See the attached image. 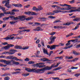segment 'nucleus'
<instances>
[{"mask_svg":"<svg viewBox=\"0 0 80 80\" xmlns=\"http://www.w3.org/2000/svg\"><path fill=\"white\" fill-rule=\"evenodd\" d=\"M0 62H4V63H6V64H7V65H12L13 64L18 65L20 64V63L19 62L15 61L13 60L7 61L5 60L1 59L0 60Z\"/></svg>","mask_w":80,"mask_h":80,"instance_id":"1","label":"nucleus"},{"mask_svg":"<svg viewBox=\"0 0 80 80\" xmlns=\"http://www.w3.org/2000/svg\"><path fill=\"white\" fill-rule=\"evenodd\" d=\"M15 52H17V50L12 49L10 50V52L5 51L4 52H3L2 54V55H3V54H8L9 55H13V54L15 53Z\"/></svg>","mask_w":80,"mask_h":80,"instance_id":"2","label":"nucleus"},{"mask_svg":"<svg viewBox=\"0 0 80 80\" xmlns=\"http://www.w3.org/2000/svg\"><path fill=\"white\" fill-rule=\"evenodd\" d=\"M45 63H37L36 64H33L32 65V67H38L39 68H43L44 67H45V66H43V65H44Z\"/></svg>","mask_w":80,"mask_h":80,"instance_id":"3","label":"nucleus"},{"mask_svg":"<svg viewBox=\"0 0 80 80\" xmlns=\"http://www.w3.org/2000/svg\"><path fill=\"white\" fill-rule=\"evenodd\" d=\"M56 38V36H51L50 38V40L51 41H49L48 42L49 44H52L54 42H55V39Z\"/></svg>","mask_w":80,"mask_h":80,"instance_id":"4","label":"nucleus"},{"mask_svg":"<svg viewBox=\"0 0 80 80\" xmlns=\"http://www.w3.org/2000/svg\"><path fill=\"white\" fill-rule=\"evenodd\" d=\"M52 12L55 13H60V12H62L63 13H67V12H68V11H60L59 10H57L53 11Z\"/></svg>","mask_w":80,"mask_h":80,"instance_id":"5","label":"nucleus"},{"mask_svg":"<svg viewBox=\"0 0 80 80\" xmlns=\"http://www.w3.org/2000/svg\"><path fill=\"white\" fill-rule=\"evenodd\" d=\"M14 47V45L11 44H8L7 46L4 47L3 48L4 49H5L6 50H8L10 48V47Z\"/></svg>","mask_w":80,"mask_h":80,"instance_id":"6","label":"nucleus"},{"mask_svg":"<svg viewBox=\"0 0 80 80\" xmlns=\"http://www.w3.org/2000/svg\"><path fill=\"white\" fill-rule=\"evenodd\" d=\"M77 8L75 7H72L71 10L69 11V12L72 13V12H77Z\"/></svg>","mask_w":80,"mask_h":80,"instance_id":"7","label":"nucleus"},{"mask_svg":"<svg viewBox=\"0 0 80 80\" xmlns=\"http://www.w3.org/2000/svg\"><path fill=\"white\" fill-rule=\"evenodd\" d=\"M78 68V67H72L71 68H69V69H68L67 70V72H69V73H71V72H72V70L71 69H72V70H73V69H77Z\"/></svg>","mask_w":80,"mask_h":80,"instance_id":"8","label":"nucleus"},{"mask_svg":"<svg viewBox=\"0 0 80 80\" xmlns=\"http://www.w3.org/2000/svg\"><path fill=\"white\" fill-rule=\"evenodd\" d=\"M46 68L44 67L43 68H42L40 69H36L35 73H38L39 72H41V71H46Z\"/></svg>","mask_w":80,"mask_h":80,"instance_id":"9","label":"nucleus"},{"mask_svg":"<svg viewBox=\"0 0 80 80\" xmlns=\"http://www.w3.org/2000/svg\"><path fill=\"white\" fill-rule=\"evenodd\" d=\"M55 65L53 64H52L51 65V67H49V66H47L45 67V69H46V70H51V68H52V67H55Z\"/></svg>","mask_w":80,"mask_h":80,"instance_id":"10","label":"nucleus"},{"mask_svg":"<svg viewBox=\"0 0 80 80\" xmlns=\"http://www.w3.org/2000/svg\"><path fill=\"white\" fill-rule=\"evenodd\" d=\"M25 19V16H19V19L21 21H23Z\"/></svg>","mask_w":80,"mask_h":80,"instance_id":"11","label":"nucleus"},{"mask_svg":"<svg viewBox=\"0 0 80 80\" xmlns=\"http://www.w3.org/2000/svg\"><path fill=\"white\" fill-rule=\"evenodd\" d=\"M9 2H6L4 5V6L5 7H7V8H11V5L9 4Z\"/></svg>","mask_w":80,"mask_h":80,"instance_id":"12","label":"nucleus"},{"mask_svg":"<svg viewBox=\"0 0 80 80\" xmlns=\"http://www.w3.org/2000/svg\"><path fill=\"white\" fill-rule=\"evenodd\" d=\"M40 60H41V61H42V62H46V61H51L50 60H48V59L47 58H42L40 59Z\"/></svg>","mask_w":80,"mask_h":80,"instance_id":"13","label":"nucleus"},{"mask_svg":"<svg viewBox=\"0 0 80 80\" xmlns=\"http://www.w3.org/2000/svg\"><path fill=\"white\" fill-rule=\"evenodd\" d=\"M12 5H13L14 7H22V4H12Z\"/></svg>","mask_w":80,"mask_h":80,"instance_id":"14","label":"nucleus"},{"mask_svg":"<svg viewBox=\"0 0 80 80\" xmlns=\"http://www.w3.org/2000/svg\"><path fill=\"white\" fill-rule=\"evenodd\" d=\"M42 50H43V52L44 54H47V55H48V52L47 51V50L45 48H42Z\"/></svg>","mask_w":80,"mask_h":80,"instance_id":"15","label":"nucleus"},{"mask_svg":"<svg viewBox=\"0 0 80 80\" xmlns=\"http://www.w3.org/2000/svg\"><path fill=\"white\" fill-rule=\"evenodd\" d=\"M66 7H68L66 8V10H69L72 9V7H71V6L70 5H68V6Z\"/></svg>","mask_w":80,"mask_h":80,"instance_id":"16","label":"nucleus"},{"mask_svg":"<svg viewBox=\"0 0 80 80\" xmlns=\"http://www.w3.org/2000/svg\"><path fill=\"white\" fill-rule=\"evenodd\" d=\"M6 59L11 60V59H12V55H9L7 57H6Z\"/></svg>","mask_w":80,"mask_h":80,"instance_id":"17","label":"nucleus"},{"mask_svg":"<svg viewBox=\"0 0 80 80\" xmlns=\"http://www.w3.org/2000/svg\"><path fill=\"white\" fill-rule=\"evenodd\" d=\"M40 20H41L42 22H45L47 20V18H40Z\"/></svg>","mask_w":80,"mask_h":80,"instance_id":"18","label":"nucleus"},{"mask_svg":"<svg viewBox=\"0 0 80 80\" xmlns=\"http://www.w3.org/2000/svg\"><path fill=\"white\" fill-rule=\"evenodd\" d=\"M38 12L40 11V10H42L43 9V8L42 7L40 6H38Z\"/></svg>","mask_w":80,"mask_h":80,"instance_id":"19","label":"nucleus"},{"mask_svg":"<svg viewBox=\"0 0 80 80\" xmlns=\"http://www.w3.org/2000/svg\"><path fill=\"white\" fill-rule=\"evenodd\" d=\"M55 48H56L55 45H53L51 46L50 50H54L55 49Z\"/></svg>","mask_w":80,"mask_h":80,"instance_id":"20","label":"nucleus"},{"mask_svg":"<svg viewBox=\"0 0 80 80\" xmlns=\"http://www.w3.org/2000/svg\"><path fill=\"white\" fill-rule=\"evenodd\" d=\"M12 60L14 59L16 61H18V58H17V57H14L13 56H12Z\"/></svg>","mask_w":80,"mask_h":80,"instance_id":"21","label":"nucleus"},{"mask_svg":"<svg viewBox=\"0 0 80 80\" xmlns=\"http://www.w3.org/2000/svg\"><path fill=\"white\" fill-rule=\"evenodd\" d=\"M33 18V17H28V18H26L25 20H26L27 21H28V20H32V19Z\"/></svg>","mask_w":80,"mask_h":80,"instance_id":"22","label":"nucleus"},{"mask_svg":"<svg viewBox=\"0 0 80 80\" xmlns=\"http://www.w3.org/2000/svg\"><path fill=\"white\" fill-rule=\"evenodd\" d=\"M73 21H76V22H79L80 19L79 18H77L76 19L73 20Z\"/></svg>","mask_w":80,"mask_h":80,"instance_id":"23","label":"nucleus"},{"mask_svg":"<svg viewBox=\"0 0 80 80\" xmlns=\"http://www.w3.org/2000/svg\"><path fill=\"white\" fill-rule=\"evenodd\" d=\"M25 70L27 71V72H31V69L30 68H26Z\"/></svg>","mask_w":80,"mask_h":80,"instance_id":"24","label":"nucleus"},{"mask_svg":"<svg viewBox=\"0 0 80 80\" xmlns=\"http://www.w3.org/2000/svg\"><path fill=\"white\" fill-rule=\"evenodd\" d=\"M37 29L38 31H43V29L39 27H37Z\"/></svg>","mask_w":80,"mask_h":80,"instance_id":"25","label":"nucleus"},{"mask_svg":"<svg viewBox=\"0 0 80 80\" xmlns=\"http://www.w3.org/2000/svg\"><path fill=\"white\" fill-rule=\"evenodd\" d=\"M72 42H73V43H77V42H78V39L72 40Z\"/></svg>","mask_w":80,"mask_h":80,"instance_id":"26","label":"nucleus"},{"mask_svg":"<svg viewBox=\"0 0 80 80\" xmlns=\"http://www.w3.org/2000/svg\"><path fill=\"white\" fill-rule=\"evenodd\" d=\"M30 32V30L27 29V30H23L22 31H20V32Z\"/></svg>","mask_w":80,"mask_h":80,"instance_id":"27","label":"nucleus"},{"mask_svg":"<svg viewBox=\"0 0 80 80\" xmlns=\"http://www.w3.org/2000/svg\"><path fill=\"white\" fill-rule=\"evenodd\" d=\"M31 13H32V12H26L24 13L25 14H26L27 15H31Z\"/></svg>","mask_w":80,"mask_h":80,"instance_id":"28","label":"nucleus"},{"mask_svg":"<svg viewBox=\"0 0 80 80\" xmlns=\"http://www.w3.org/2000/svg\"><path fill=\"white\" fill-rule=\"evenodd\" d=\"M30 75L29 73H27V74H22V75L23 76V77H27V76H28Z\"/></svg>","mask_w":80,"mask_h":80,"instance_id":"29","label":"nucleus"},{"mask_svg":"<svg viewBox=\"0 0 80 80\" xmlns=\"http://www.w3.org/2000/svg\"><path fill=\"white\" fill-rule=\"evenodd\" d=\"M33 10H34L35 11H37L38 12V9L36 8V7H33L32 8Z\"/></svg>","mask_w":80,"mask_h":80,"instance_id":"30","label":"nucleus"},{"mask_svg":"<svg viewBox=\"0 0 80 80\" xmlns=\"http://www.w3.org/2000/svg\"><path fill=\"white\" fill-rule=\"evenodd\" d=\"M55 14H54V13H52L51 12H48V13L47 14V15H54Z\"/></svg>","mask_w":80,"mask_h":80,"instance_id":"31","label":"nucleus"},{"mask_svg":"<svg viewBox=\"0 0 80 80\" xmlns=\"http://www.w3.org/2000/svg\"><path fill=\"white\" fill-rule=\"evenodd\" d=\"M10 36H8L5 38H3V40H10V37H8Z\"/></svg>","mask_w":80,"mask_h":80,"instance_id":"32","label":"nucleus"},{"mask_svg":"<svg viewBox=\"0 0 80 80\" xmlns=\"http://www.w3.org/2000/svg\"><path fill=\"white\" fill-rule=\"evenodd\" d=\"M17 22L16 21H12V22H10V24H11V25H13V24H14V23H17Z\"/></svg>","mask_w":80,"mask_h":80,"instance_id":"33","label":"nucleus"},{"mask_svg":"<svg viewBox=\"0 0 80 80\" xmlns=\"http://www.w3.org/2000/svg\"><path fill=\"white\" fill-rule=\"evenodd\" d=\"M0 8H1V9H2L3 12H6V10L5 9V8L1 7Z\"/></svg>","mask_w":80,"mask_h":80,"instance_id":"34","label":"nucleus"},{"mask_svg":"<svg viewBox=\"0 0 80 80\" xmlns=\"http://www.w3.org/2000/svg\"><path fill=\"white\" fill-rule=\"evenodd\" d=\"M59 5H60V6H62V7H67L68 6V5L66 4H59Z\"/></svg>","mask_w":80,"mask_h":80,"instance_id":"35","label":"nucleus"},{"mask_svg":"<svg viewBox=\"0 0 80 80\" xmlns=\"http://www.w3.org/2000/svg\"><path fill=\"white\" fill-rule=\"evenodd\" d=\"M58 22H61V21H60L59 20H56V21H54L53 22V23H58Z\"/></svg>","mask_w":80,"mask_h":80,"instance_id":"36","label":"nucleus"},{"mask_svg":"<svg viewBox=\"0 0 80 80\" xmlns=\"http://www.w3.org/2000/svg\"><path fill=\"white\" fill-rule=\"evenodd\" d=\"M41 23L38 22H35V26H38V25H40Z\"/></svg>","mask_w":80,"mask_h":80,"instance_id":"37","label":"nucleus"},{"mask_svg":"<svg viewBox=\"0 0 80 80\" xmlns=\"http://www.w3.org/2000/svg\"><path fill=\"white\" fill-rule=\"evenodd\" d=\"M73 22H71L70 23L67 22L66 23V25H70L71 24H73Z\"/></svg>","mask_w":80,"mask_h":80,"instance_id":"38","label":"nucleus"},{"mask_svg":"<svg viewBox=\"0 0 80 80\" xmlns=\"http://www.w3.org/2000/svg\"><path fill=\"white\" fill-rule=\"evenodd\" d=\"M29 47L28 46H26L22 48V50H27V49H28Z\"/></svg>","mask_w":80,"mask_h":80,"instance_id":"39","label":"nucleus"},{"mask_svg":"<svg viewBox=\"0 0 80 80\" xmlns=\"http://www.w3.org/2000/svg\"><path fill=\"white\" fill-rule=\"evenodd\" d=\"M18 19H19V16L17 17L16 18H15V17H14V20L15 21Z\"/></svg>","mask_w":80,"mask_h":80,"instance_id":"40","label":"nucleus"},{"mask_svg":"<svg viewBox=\"0 0 80 80\" xmlns=\"http://www.w3.org/2000/svg\"><path fill=\"white\" fill-rule=\"evenodd\" d=\"M78 27H79L78 26H77L75 27V28L72 29V30H77V29H78Z\"/></svg>","mask_w":80,"mask_h":80,"instance_id":"41","label":"nucleus"},{"mask_svg":"<svg viewBox=\"0 0 80 80\" xmlns=\"http://www.w3.org/2000/svg\"><path fill=\"white\" fill-rule=\"evenodd\" d=\"M36 69H32L31 70V72H33V73H35V71H36Z\"/></svg>","mask_w":80,"mask_h":80,"instance_id":"42","label":"nucleus"},{"mask_svg":"<svg viewBox=\"0 0 80 80\" xmlns=\"http://www.w3.org/2000/svg\"><path fill=\"white\" fill-rule=\"evenodd\" d=\"M10 79V78L8 76L4 78V80H9Z\"/></svg>","mask_w":80,"mask_h":80,"instance_id":"43","label":"nucleus"},{"mask_svg":"<svg viewBox=\"0 0 80 80\" xmlns=\"http://www.w3.org/2000/svg\"><path fill=\"white\" fill-rule=\"evenodd\" d=\"M35 63V62H33V61H29L28 62V64H33V63Z\"/></svg>","mask_w":80,"mask_h":80,"instance_id":"44","label":"nucleus"},{"mask_svg":"<svg viewBox=\"0 0 80 80\" xmlns=\"http://www.w3.org/2000/svg\"><path fill=\"white\" fill-rule=\"evenodd\" d=\"M59 28H61V29H63V28H66L65 26H59Z\"/></svg>","mask_w":80,"mask_h":80,"instance_id":"45","label":"nucleus"},{"mask_svg":"<svg viewBox=\"0 0 80 80\" xmlns=\"http://www.w3.org/2000/svg\"><path fill=\"white\" fill-rule=\"evenodd\" d=\"M48 18H51L52 19H53V18H55V17H54L52 16H49Z\"/></svg>","mask_w":80,"mask_h":80,"instance_id":"46","label":"nucleus"},{"mask_svg":"<svg viewBox=\"0 0 80 80\" xmlns=\"http://www.w3.org/2000/svg\"><path fill=\"white\" fill-rule=\"evenodd\" d=\"M56 33V32H52L49 34V35H55Z\"/></svg>","mask_w":80,"mask_h":80,"instance_id":"47","label":"nucleus"},{"mask_svg":"<svg viewBox=\"0 0 80 80\" xmlns=\"http://www.w3.org/2000/svg\"><path fill=\"white\" fill-rule=\"evenodd\" d=\"M30 5L28 4V5H27V6H24V7L25 8H30Z\"/></svg>","mask_w":80,"mask_h":80,"instance_id":"48","label":"nucleus"},{"mask_svg":"<svg viewBox=\"0 0 80 80\" xmlns=\"http://www.w3.org/2000/svg\"><path fill=\"white\" fill-rule=\"evenodd\" d=\"M9 19V17L7 18H3V20H8Z\"/></svg>","mask_w":80,"mask_h":80,"instance_id":"49","label":"nucleus"},{"mask_svg":"<svg viewBox=\"0 0 80 80\" xmlns=\"http://www.w3.org/2000/svg\"><path fill=\"white\" fill-rule=\"evenodd\" d=\"M12 12H19V10L17 9H14L12 10Z\"/></svg>","mask_w":80,"mask_h":80,"instance_id":"50","label":"nucleus"},{"mask_svg":"<svg viewBox=\"0 0 80 80\" xmlns=\"http://www.w3.org/2000/svg\"><path fill=\"white\" fill-rule=\"evenodd\" d=\"M78 60V58H76L73 59V62H75L76 61H77Z\"/></svg>","mask_w":80,"mask_h":80,"instance_id":"51","label":"nucleus"},{"mask_svg":"<svg viewBox=\"0 0 80 80\" xmlns=\"http://www.w3.org/2000/svg\"><path fill=\"white\" fill-rule=\"evenodd\" d=\"M29 60L30 59L28 58H27L24 59V61H25L26 62H28Z\"/></svg>","mask_w":80,"mask_h":80,"instance_id":"52","label":"nucleus"},{"mask_svg":"<svg viewBox=\"0 0 80 80\" xmlns=\"http://www.w3.org/2000/svg\"><path fill=\"white\" fill-rule=\"evenodd\" d=\"M37 15L36 13L35 12H31V15Z\"/></svg>","mask_w":80,"mask_h":80,"instance_id":"53","label":"nucleus"},{"mask_svg":"<svg viewBox=\"0 0 80 80\" xmlns=\"http://www.w3.org/2000/svg\"><path fill=\"white\" fill-rule=\"evenodd\" d=\"M59 58V59H63V56H61L60 57H57L56 58Z\"/></svg>","mask_w":80,"mask_h":80,"instance_id":"54","label":"nucleus"},{"mask_svg":"<svg viewBox=\"0 0 80 80\" xmlns=\"http://www.w3.org/2000/svg\"><path fill=\"white\" fill-rule=\"evenodd\" d=\"M60 10H66V8H61Z\"/></svg>","mask_w":80,"mask_h":80,"instance_id":"55","label":"nucleus"},{"mask_svg":"<svg viewBox=\"0 0 80 80\" xmlns=\"http://www.w3.org/2000/svg\"><path fill=\"white\" fill-rule=\"evenodd\" d=\"M26 28V27H20L19 28V29L20 30H23L24 29H25Z\"/></svg>","mask_w":80,"mask_h":80,"instance_id":"56","label":"nucleus"},{"mask_svg":"<svg viewBox=\"0 0 80 80\" xmlns=\"http://www.w3.org/2000/svg\"><path fill=\"white\" fill-rule=\"evenodd\" d=\"M54 29H57V28L58 29L59 28V26H54Z\"/></svg>","mask_w":80,"mask_h":80,"instance_id":"57","label":"nucleus"},{"mask_svg":"<svg viewBox=\"0 0 80 80\" xmlns=\"http://www.w3.org/2000/svg\"><path fill=\"white\" fill-rule=\"evenodd\" d=\"M4 14H5V15H8V14H10V12H4Z\"/></svg>","mask_w":80,"mask_h":80,"instance_id":"58","label":"nucleus"},{"mask_svg":"<svg viewBox=\"0 0 80 80\" xmlns=\"http://www.w3.org/2000/svg\"><path fill=\"white\" fill-rule=\"evenodd\" d=\"M9 14L10 15H14L15 14V12H9Z\"/></svg>","mask_w":80,"mask_h":80,"instance_id":"59","label":"nucleus"},{"mask_svg":"<svg viewBox=\"0 0 80 80\" xmlns=\"http://www.w3.org/2000/svg\"><path fill=\"white\" fill-rule=\"evenodd\" d=\"M13 38L15 39V38L14 37H9V40H13Z\"/></svg>","mask_w":80,"mask_h":80,"instance_id":"60","label":"nucleus"},{"mask_svg":"<svg viewBox=\"0 0 80 80\" xmlns=\"http://www.w3.org/2000/svg\"><path fill=\"white\" fill-rule=\"evenodd\" d=\"M75 77H78L79 76H80V73H78V74H76L75 75Z\"/></svg>","mask_w":80,"mask_h":80,"instance_id":"61","label":"nucleus"},{"mask_svg":"<svg viewBox=\"0 0 80 80\" xmlns=\"http://www.w3.org/2000/svg\"><path fill=\"white\" fill-rule=\"evenodd\" d=\"M2 45H7L8 44V43L7 42H2Z\"/></svg>","mask_w":80,"mask_h":80,"instance_id":"62","label":"nucleus"},{"mask_svg":"<svg viewBox=\"0 0 80 80\" xmlns=\"http://www.w3.org/2000/svg\"><path fill=\"white\" fill-rule=\"evenodd\" d=\"M9 18H10L11 19H14V16H9Z\"/></svg>","mask_w":80,"mask_h":80,"instance_id":"63","label":"nucleus"},{"mask_svg":"<svg viewBox=\"0 0 80 80\" xmlns=\"http://www.w3.org/2000/svg\"><path fill=\"white\" fill-rule=\"evenodd\" d=\"M77 12H80V7L78 8H77Z\"/></svg>","mask_w":80,"mask_h":80,"instance_id":"64","label":"nucleus"}]
</instances>
